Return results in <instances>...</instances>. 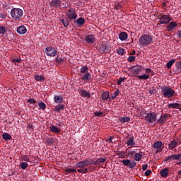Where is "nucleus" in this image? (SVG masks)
I'll use <instances>...</instances> for the list:
<instances>
[{
    "instance_id": "1",
    "label": "nucleus",
    "mask_w": 181,
    "mask_h": 181,
    "mask_svg": "<svg viewBox=\"0 0 181 181\" xmlns=\"http://www.w3.org/2000/svg\"><path fill=\"white\" fill-rule=\"evenodd\" d=\"M78 74L82 81L87 82L91 80V73L88 72V67L87 66H81Z\"/></svg>"
},
{
    "instance_id": "2",
    "label": "nucleus",
    "mask_w": 181,
    "mask_h": 181,
    "mask_svg": "<svg viewBox=\"0 0 181 181\" xmlns=\"http://www.w3.org/2000/svg\"><path fill=\"white\" fill-rule=\"evenodd\" d=\"M140 46H149V45H152L153 43V38H152V35L148 34H143L139 39Z\"/></svg>"
},
{
    "instance_id": "3",
    "label": "nucleus",
    "mask_w": 181,
    "mask_h": 181,
    "mask_svg": "<svg viewBox=\"0 0 181 181\" xmlns=\"http://www.w3.org/2000/svg\"><path fill=\"white\" fill-rule=\"evenodd\" d=\"M161 94L164 98H173L176 92L170 86H163L161 88Z\"/></svg>"
},
{
    "instance_id": "4",
    "label": "nucleus",
    "mask_w": 181,
    "mask_h": 181,
    "mask_svg": "<svg viewBox=\"0 0 181 181\" xmlns=\"http://www.w3.org/2000/svg\"><path fill=\"white\" fill-rule=\"evenodd\" d=\"M11 16L13 21H21L23 16V11L21 8H12L11 10Z\"/></svg>"
},
{
    "instance_id": "5",
    "label": "nucleus",
    "mask_w": 181,
    "mask_h": 181,
    "mask_svg": "<svg viewBox=\"0 0 181 181\" xmlns=\"http://www.w3.org/2000/svg\"><path fill=\"white\" fill-rule=\"evenodd\" d=\"M157 18L160 22L158 25H168L172 21L170 16L164 14L163 13H157Z\"/></svg>"
},
{
    "instance_id": "6",
    "label": "nucleus",
    "mask_w": 181,
    "mask_h": 181,
    "mask_svg": "<svg viewBox=\"0 0 181 181\" xmlns=\"http://www.w3.org/2000/svg\"><path fill=\"white\" fill-rule=\"evenodd\" d=\"M98 50L100 54H104V53H110L111 51V47H110L107 42H102L99 45Z\"/></svg>"
},
{
    "instance_id": "7",
    "label": "nucleus",
    "mask_w": 181,
    "mask_h": 181,
    "mask_svg": "<svg viewBox=\"0 0 181 181\" xmlns=\"http://www.w3.org/2000/svg\"><path fill=\"white\" fill-rule=\"evenodd\" d=\"M93 158H86L76 163V168H84L93 165Z\"/></svg>"
},
{
    "instance_id": "8",
    "label": "nucleus",
    "mask_w": 181,
    "mask_h": 181,
    "mask_svg": "<svg viewBox=\"0 0 181 181\" xmlns=\"http://www.w3.org/2000/svg\"><path fill=\"white\" fill-rule=\"evenodd\" d=\"M157 118L158 117L155 112L147 113L145 117L146 121L148 124H153V122H156Z\"/></svg>"
},
{
    "instance_id": "9",
    "label": "nucleus",
    "mask_w": 181,
    "mask_h": 181,
    "mask_svg": "<svg viewBox=\"0 0 181 181\" xmlns=\"http://www.w3.org/2000/svg\"><path fill=\"white\" fill-rule=\"evenodd\" d=\"M66 16L69 19V21H74V19H77V14L76 13V11L71 8L66 11Z\"/></svg>"
},
{
    "instance_id": "10",
    "label": "nucleus",
    "mask_w": 181,
    "mask_h": 181,
    "mask_svg": "<svg viewBox=\"0 0 181 181\" xmlns=\"http://www.w3.org/2000/svg\"><path fill=\"white\" fill-rule=\"evenodd\" d=\"M45 53L47 56H49V57H55L57 54V50L53 47H47L45 48Z\"/></svg>"
},
{
    "instance_id": "11",
    "label": "nucleus",
    "mask_w": 181,
    "mask_h": 181,
    "mask_svg": "<svg viewBox=\"0 0 181 181\" xmlns=\"http://www.w3.org/2000/svg\"><path fill=\"white\" fill-rule=\"evenodd\" d=\"M181 159V154L178 153V154H173L170 156H167L165 157V158L164 159V162H173V160H180Z\"/></svg>"
},
{
    "instance_id": "12",
    "label": "nucleus",
    "mask_w": 181,
    "mask_h": 181,
    "mask_svg": "<svg viewBox=\"0 0 181 181\" xmlns=\"http://www.w3.org/2000/svg\"><path fill=\"white\" fill-rule=\"evenodd\" d=\"M122 163H123V165L124 166H127L128 168H129L130 169H134V168H135L136 166V162L135 161H131V160H123L122 161Z\"/></svg>"
},
{
    "instance_id": "13",
    "label": "nucleus",
    "mask_w": 181,
    "mask_h": 181,
    "mask_svg": "<svg viewBox=\"0 0 181 181\" xmlns=\"http://www.w3.org/2000/svg\"><path fill=\"white\" fill-rule=\"evenodd\" d=\"M142 69H144V67L139 65H136V66H132L130 69V71H132V74H134V76H138V74H139V71H142Z\"/></svg>"
},
{
    "instance_id": "14",
    "label": "nucleus",
    "mask_w": 181,
    "mask_h": 181,
    "mask_svg": "<svg viewBox=\"0 0 181 181\" xmlns=\"http://www.w3.org/2000/svg\"><path fill=\"white\" fill-rule=\"evenodd\" d=\"M62 5H64V4L62 2V0H52L49 3V6L51 8H60Z\"/></svg>"
},
{
    "instance_id": "15",
    "label": "nucleus",
    "mask_w": 181,
    "mask_h": 181,
    "mask_svg": "<svg viewBox=\"0 0 181 181\" xmlns=\"http://www.w3.org/2000/svg\"><path fill=\"white\" fill-rule=\"evenodd\" d=\"M168 117H169V115L167 113H165L163 115H161L160 118L156 120L157 124L163 125V124H165V121L168 119Z\"/></svg>"
},
{
    "instance_id": "16",
    "label": "nucleus",
    "mask_w": 181,
    "mask_h": 181,
    "mask_svg": "<svg viewBox=\"0 0 181 181\" xmlns=\"http://www.w3.org/2000/svg\"><path fill=\"white\" fill-rule=\"evenodd\" d=\"M163 146V143L161 141H156L153 144L154 149H158L157 152H162V149H163V148H162Z\"/></svg>"
},
{
    "instance_id": "17",
    "label": "nucleus",
    "mask_w": 181,
    "mask_h": 181,
    "mask_svg": "<svg viewBox=\"0 0 181 181\" xmlns=\"http://www.w3.org/2000/svg\"><path fill=\"white\" fill-rule=\"evenodd\" d=\"M85 42H86V43H90L93 45V43L95 42V37H94V35H88L85 37Z\"/></svg>"
},
{
    "instance_id": "18",
    "label": "nucleus",
    "mask_w": 181,
    "mask_h": 181,
    "mask_svg": "<svg viewBox=\"0 0 181 181\" xmlns=\"http://www.w3.org/2000/svg\"><path fill=\"white\" fill-rule=\"evenodd\" d=\"M16 32L19 35H25V33L28 32V29L26 27H25V25H21L17 28Z\"/></svg>"
},
{
    "instance_id": "19",
    "label": "nucleus",
    "mask_w": 181,
    "mask_h": 181,
    "mask_svg": "<svg viewBox=\"0 0 181 181\" xmlns=\"http://www.w3.org/2000/svg\"><path fill=\"white\" fill-rule=\"evenodd\" d=\"M160 175L161 177H164L165 179H166V177H168V176H169V168H165L161 170L160 171Z\"/></svg>"
},
{
    "instance_id": "20",
    "label": "nucleus",
    "mask_w": 181,
    "mask_h": 181,
    "mask_svg": "<svg viewBox=\"0 0 181 181\" xmlns=\"http://www.w3.org/2000/svg\"><path fill=\"white\" fill-rule=\"evenodd\" d=\"M177 26V23L176 22L172 21L167 25L168 32H172Z\"/></svg>"
},
{
    "instance_id": "21",
    "label": "nucleus",
    "mask_w": 181,
    "mask_h": 181,
    "mask_svg": "<svg viewBox=\"0 0 181 181\" xmlns=\"http://www.w3.org/2000/svg\"><path fill=\"white\" fill-rule=\"evenodd\" d=\"M54 101L56 104H61V103H63V95H55L54 96Z\"/></svg>"
},
{
    "instance_id": "22",
    "label": "nucleus",
    "mask_w": 181,
    "mask_h": 181,
    "mask_svg": "<svg viewBox=\"0 0 181 181\" xmlns=\"http://www.w3.org/2000/svg\"><path fill=\"white\" fill-rule=\"evenodd\" d=\"M55 142H56V140L54 139V137H49L45 139V144H47L49 146H53Z\"/></svg>"
},
{
    "instance_id": "23",
    "label": "nucleus",
    "mask_w": 181,
    "mask_h": 181,
    "mask_svg": "<svg viewBox=\"0 0 181 181\" xmlns=\"http://www.w3.org/2000/svg\"><path fill=\"white\" fill-rule=\"evenodd\" d=\"M75 22L76 23V26L78 28H81V26L86 23V20L83 18V17H81L78 18Z\"/></svg>"
},
{
    "instance_id": "24",
    "label": "nucleus",
    "mask_w": 181,
    "mask_h": 181,
    "mask_svg": "<svg viewBox=\"0 0 181 181\" xmlns=\"http://www.w3.org/2000/svg\"><path fill=\"white\" fill-rule=\"evenodd\" d=\"M105 160H107V158H100L95 161H94V160L93 159L92 165H95V166H97L100 165V163H105Z\"/></svg>"
},
{
    "instance_id": "25",
    "label": "nucleus",
    "mask_w": 181,
    "mask_h": 181,
    "mask_svg": "<svg viewBox=\"0 0 181 181\" xmlns=\"http://www.w3.org/2000/svg\"><path fill=\"white\" fill-rule=\"evenodd\" d=\"M119 39L120 40H122V42H124V40L128 39V34L127 33H125V32H121L119 34Z\"/></svg>"
},
{
    "instance_id": "26",
    "label": "nucleus",
    "mask_w": 181,
    "mask_h": 181,
    "mask_svg": "<svg viewBox=\"0 0 181 181\" xmlns=\"http://www.w3.org/2000/svg\"><path fill=\"white\" fill-rule=\"evenodd\" d=\"M59 21L62 22L64 28H67V26H69V19L67 17H62L60 18Z\"/></svg>"
},
{
    "instance_id": "27",
    "label": "nucleus",
    "mask_w": 181,
    "mask_h": 181,
    "mask_svg": "<svg viewBox=\"0 0 181 181\" xmlns=\"http://www.w3.org/2000/svg\"><path fill=\"white\" fill-rule=\"evenodd\" d=\"M49 131L50 132H53V134H60V129L57 128V126H50Z\"/></svg>"
},
{
    "instance_id": "28",
    "label": "nucleus",
    "mask_w": 181,
    "mask_h": 181,
    "mask_svg": "<svg viewBox=\"0 0 181 181\" xmlns=\"http://www.w3.org/2000/svg\"><path fill=\"white\" fill-rule=\"evenodd\" d=\"M177 146V141H171L170 143L168 144V148L172 151V149H175Z\"/></svg>"
},
{
    "instance_id": "29",
    "label": "nucleus",
    "mask_w": 181,
    "mask_h": 181,
    "mask_svg": "<svg viewBox=\"0 0 181 181\" xmlns=\"http://www.w3.org/2000/svg\"><path fill=\"white\" fill-rule=\"evenodd\" d=\"M176 69L175 70V73L179 74L181 73V61L177 62L175 63Z\"/></svg>"
},
{
    "instance_id": "30",
    "label": "nucleus",
    "mask_w": 181,
    "mask_h": 181,
    "mask_svg": "<svg viewBox=\"0 0 181 181\" xmlns=\"http://www.w3.org/2000/svg\"><path fill=\"white\" fill-rule=\"evenodd\" d=\"M66 108V105H59L58 106H55L54 108V111H56V112H60V111L64 110Z\"/></svg>"
},
{
    "instance_id": "31",
    "label": "nucleus",
    "mask_w": 181,
    "mask_h": 181,
    "mask_svg": "<svg viewBox=\"0 0 181 181\" xmlns=\"http://www.w3.org/2000/svg\"><path fill=\"white\" fill-rule=\"evenodd\" d=\"M167 107H168V108H177L179 110V108H180V103H169Z\"/></svg>"
},
{
    "instance_id": "32",
    "label": "nucleus",
    "mask_w": 181,
    "mask_h": 181,
    "mask_svg": "<svg viewBox=\"0 0 181 181\" xmlns=\"http://www.w3.org/2000/svg\"><path fill=\"white\" fill-rule=\"evenodd\" d=\"M2 138L4 141H11V139H12V136L8 133H4L2 134Z\"/></svg>"
},
{
    "instance_id": "33",
    "label": "nucleus",
    "mask_w": 181,
    "mask_h": 181,
    "mask_svg": "<svg viewBox=\"0 0 181 181\" xmlns=\"http://www.w3.org/2000/svg\"><path fill=\"white\" fill-rule=\"evenodd\" d=\"M110 97V92L108 91H104L102 93V98L105 101L107 100Z\"/></svg>"
},
{
    "instance_id": "34",
    "label": "nucleus",
    "mask_w": 181,
    "mask_h": 181,
    "mask_svg": "<svg viewBox=\"0 0 181 181\" xmlns=\"http://www.w3.org/2000/svg\"><path fill=\"white\" fill-rule=\"evenodd\" d=\"M81 95H82V97H86L87 98H90V97H91L90 93L87 92L86 90H81Z\"/></svg>"
},
{
    "instance_id": "35",
    "label": "nucleus",
    "mask_w": 181,
    "mask_h": 181,
    "mask_svg": "<svg viewBox=\"0 0 181 181\" xmlns=\"http://www.w3.org/2000/svg\"><path fill=\"white\" fill-rule=\"evenodd\" d=\"M134 158V160H136V162H139V160L142 159V154L139 153H135Z\"/></svg>"
},
{
    "instance_id": "36",
    "label": "nucleus",
    "mask_w": 181,
    "mask_h": 181,
    "mask_svg": "<svg viewBox=\"0 0 181 181\" xmlns=\"http://www.w3.org/2000/svg\"><path fill=\"white\" fill-rule=\"evenodd\" d=\"M127 144L129 146H134V145H135V141H134L133 136L127 141Z\"/></svg>"
},
{
    "instance_id": "37",
    "label": "nucleus",
    "mask_w": 181,
    "mask_h": 181,
    "mask_svg": "<svg viewBox=\"0 0 181 181\" xmlns=\"http://www.w3.org/2000/svg\"><path fill=\"white\" fill-rule=\"evenodd\" d=\"M176 62L175 59H171L166 64L167 69H170L173 64H175V62Z\"/></svg>"
},
{
    "instance_id": "38",
    "label": "nucleus",
    "mask_w": 181,
    "mask_h": 181,
    "mask_svg": "<svg viewBox=\"0 0 181 181\" xmlns=\"http://www.w3.org/2000/svg\"><path fill=\"white\" fill-rule=\"evenodd\" d=\"M77 170L76 169H73V168H66L65 169V175H69V173H76Z\"/></svg>"
},
{
    "instance_id": "39",
    "label": "nucleus",
    "mask_w": 181,
    "mask_h": 181,
    "mask_svg": "<svg viewBox=\"0 0 181 181\" xmlns=\"http://www.w3.org/2000/svg\"><path fill=\"white\" fill-rule=\"evenodd\" d=\"M34 78L37 81H45V77H43L42 76L35 75Z\"/></svg>"
},
{
    "instance_id": "40",
    "label": "nucleus",
    "mask_w": 181,
    "mask_h": 181,
    "mask_svg": "<svg viewBox=\"0 0 181 181\" xmlns=\"http://www.w3.org/2000/svg\"><path fill=\"white\" fill-rule=\"evenodd\" d=\"M139 80H149V75L144 74L138 76Z\"/></svg>"
},
{
    "instance_id": "41",
    "label": "nucleus",
    "mask_w": 181,
    "mask_h": 181,
    "mask_svg": "<svg viewBox=\"0 0 181 181\" xmlns=\"http://www.w3.org/2000/svg\"><path fill=\"white\" fill-rule=\"evenodd\" d=\"M38 106L41 110H46V104L43 102H42V100H40L38 103Z\"/></svg>"
},
{
    "instance_id": "42",
    "label": "nucleus",
    "mask_w": 181,
    "mask_h": 181,
    "mask_svg": "<svg viewBox=\"0 0 181 181\" xmlns=\"http://www.w3.org/2000/svg\"><path fill=\"white\" fill-rule=\"evenodd\" d=\"M28 166H29V165L26 162H22L20 164V168H21V169H23V170L27 169Z\"/></svg>"
},
{
    "instance_id": "43",
    "label": "nucleus",
    "mask_w": 181,
    "mask_h": 181,
    "mask_svg": "<svg viewBox=\"0 0 181 181\" xmlns=\"http://www.w3.org/2000/svg\"><path fill=\"white\" fill-rule=\"evenodd\" d=\"M117 54H120L121 56H124V54L125 53V49L123 48H119L117 49Z\"/></svg>"
},
{
    "instance_id": "44",
    "label": "nucleus",
    "mask_w": 181,
    "mask_h": 181,
    "mask_svg": "<svg viewBox=\"0 0 181 181\" xmlns=\"http://www.w3.org/2000/svg\"><path fill=\"white\" fill-rule=\"evenodd\" d=\"M55 62L57 63H58V64H62V63H63V62H64V59L62 57H57L55 58Z\"/></svg>"
},
{
    "instance_id": "45",
    "label": "nucleus",
    "mask_w": 181,
    "mask_h": 181,
    "mask_svg": "<svg viewBox=\"0 0 181 181\" xmlns=\"http://www.w3.org/2000/svg\"><path fill=\"white\" fill-rule=\"evenodd\" d=\"M131 120V118H129V117H123L121 119V122H122L123 124L125 122H128Z\"/></svg>"
},
{
    "instance_id": "46",
    "label": "nucleus",
    "mask_w": 181,
    "mask_h": 181,
    "mask_svg": "<svg viewBox=\"0 0 181 181\" xmlns=\"http://www.w3.org/2000/svg\"><path fill=\"white\" fill-rule=\"evenodd\" d=\"M21 62H22L21 59H12V62L14 63L16 66H18Z\"/></svg>"
},
{
    "instance_id": "47",
    "label": "nucleus",
    "mask_w": 181,
    "mask_h": 181,
    "mask_svg": "<svg viewBox=\"0 0 181 181\" xmlns=\"http://www.w3.org/2000/svg\"><path fill=\"white\" fill-rule=\"evenodd\" d=\"M6 33V28L4 26H0V35H5Z\"/></svg>"
},
{
    "instance_id": "48",
    "label": "nucleus",
    "mask_w": 181,
    "mask_h": 181,
    "mask_svg": "<svg viewBox=\"0 0 181 181\" xmlns=\"http://www.w3.org/2000/svg\"><path fill=\"white\" fill-rule=\"evenodd\" d=\"M127 80L125 78H119L117 81V86H121L122 83H124Z\"/></svg>"
},
{
    "instance_id": "49",
    "label": "nucleus",
    "mask_w": 181,
    "mask_h": 181,
    "mask_svg": "<svg viewBox=\"0 0 181 181\" xmlns=\"http://www.w3.org/2000/svg\"><path fill=\"white\" fill-rule=\"evenodd\" d=\"M127 62H129V63H132L133 62H135V57L134 56H129L127 58Z\"/></svg>"
},
{
    "instance_id": "50",
    "label": "nucleus",
    "mask_w": 181,
    "mask_h": 181,
    "mask_svg": "<svg viewBox=\"0 0 181 181\" xmlns=\"http://www.w3.org/2000/svg\"><path fill=\"white\" fill-rule=\"evenodd\" d=\"M149 94H156V89L154 88H151L149 91H148Z\"/></svg>"
},
{
    "instance_id": "51",
    "label": "nucleus",
    "mask_w": 181,
    "mask_h": 181,
    "mask_svg": "<svg viewBox=\"0 0 181 181\" xmlns=\"http://www.w3.org/2000/svg\"><path fill=\"white\" fill-rule=\"evenodd\" d=\"M27 102L30 103V104H36L37 103L36 100L32 98L28 99Z\"/></svg>"
},
{
    "instance_id": "52",
    "label": "nucleus",
    "mask_w": 181,
    "mask_h": 181,
    "mask_svg": "<svg viewBox=\"0 0 181 181\" xmlns=\"http://www.w3.org/2000/svg\"><path fill=\"white\" fill-rule=\"evenodd\" d=\"M145 176H151V175H152V170H147L145 173H144Z\"/></svg>"
},
{
    "instance_id": "53",
    "label": "nucleus",
    "mask_w": 181,
    "mask_h": 181,
    "mask_svg": "<svg viewBox=\"0 0 181 181\" xmlns=\"http://www.w3.org/2000/svg\"><path fill=\"white\" fill-rule=\"evenodd\" d=\"M6 16H7V15H6V13H1L0 12V18L1 19H6Z\"/></svg>"
},
{
    "instance_id": "54",
    "label": "nucleus",
    "mask_w": 181,
    "mask_h": 181,
    "mask_svg": "<svg viewBox=\"0 0 181 181\" xmlns=\"http://www.w3.org/2000/svg\"><path fill=\"white\" fill-rule=\"evenodd\" d=\"M114 97H118L119 95V89H117L116 90L114 91L113 93Z\"/></svg>"
},
{
    "instance_id": "55",
    "label": "nucleus",
    "mask_w": 181,
    "mask_h": 181,
    "mask_svg": "<svg viewBox=\"0 0 181 181\" xmlns=\"http://www.w3.org/2000/svg\"><path fill=\"white\" fill-rule=\"evenodd\" d=\"M104 113L103 112H95L94 113V115H95V117H101V115H103Z\"/></svg>"
},
{
    "instance_id": "56",
    "label": "nucleus",
    "mask_w": 181,
    "mask_h": 181,
    "mask_svg": "<svg viewBox=\"0 0 181 181\" xmlns=\"http://www.w3.org/2000/svg\"><path fill=\"white\" fill-rule=\"evenodd\" d=\"M22 159H23V160H24V162H30V160L26 156H23L22 157Z\"/></svg>"
},
{
    "instance_id": "57",
    "label": "nucleus",
    "mask_w": 181,
    "mask_h": 181,
    "mask_svg": "<svg viewBox=\"0 0 181 181\" xmlns=\"http://www.w3.org/2000/svg\"><path fill=\"white\" fill-rule=\"evenodd\" d=\"M129 155H130V156H135V151H129L128 152V156H129Z\"/></svg>"
},
{
    "instance_id": "58",
    "label": "nucleus",
    "mask_w": 181,
    "mask_h": 181,
    "mask_svg": "<svg viewBox=\"0 0 181 181\" xmlns=\"http://www.w3.org/2000/svg\"><path fill=\"white\" fill-rule=\"evenodd\" d=\"M82 173H88V168H82Z\"/></svg>"
},
{
    "instance_id": "59",
    "label": "nucleus",
    "mask_w": 181,
    "mask_h": 181,
    "mask_svg": "<svg viewBox=\"0 0 181 181\" xmlns=\"http://www.w3.org/2000/svg\"><path fill=\"white\" fill-rule=\"evenodd\" d=\"M145 71L147 74H149V73L152 72V69L151 68H146Z\"/></svg>"
},
{
    "instance_id": "60",
    "label": "nucleus",
    "mask_w": 181,
    "mask_h": 181,
    "mask_svg": "<svg viewBox=\"0 0 181 181\" xmlns=\"http://www.w3.org/2000/svg\"><path fill=\"white\" fill-rule=\"evenodd\" d=\"M115 9H121V5L119 4H117L116 6H115Z\"/></svg>"
},
{
    "instance_id": "61",
    "label": "nucleus",
    "mask_w": 181,
    "mask_h": 181,
    "mask_svg": "<svg viewBox=\"0 0 181 181\" xmlns=\"http://www.w3.org/2000/svg\"><path fill=\"white\" fill-rule=\"evenodd\" d=\"M146 169H148V165H147V164L143 165V166H142V170H146Z\"/></svg>"
},
{
    "instance_id": "62",
    "label": "nucleus",
    "mask_w": 181,
    "mask_h": 181,
    "mask_svg": "<svg viewBox=\"0 0 181 181\" xmlns=\"http://www.w3.org/2000/svg\"><path fill=\"white\" fill-rule=\"evenodd\" d=\"M112 139H113V137L111 136L110 138H109V139H107L106 140V142H112Z\"/></svg>"
},
{
    "instance_id": "63",
    "label": "nucleus",
    "mask_w": 181,
    "mask_h": 181,
    "mask_svg": "<svg viewBox=\"0 0 181 181\" xmlns=\"http://www.w3.org/2000/svg\"><path fill=\"white\" fill-rule=\"evenodd\" d=\"M77 172H78V173H83V168L78 169Z\"/></svg>"
},
{
    "instance_id": "64",
    "label": "nucleus",
    "mask_w": 181,
    "mask_h": 181,
    "mask_svg": "<svg viewBox=\"0 0 181 181\" xmlns=\"http://www.w3.org/2000/svg\"><path fill=\"white\" fill-rule=\"evenodd\" d=\"M162 6H166V3H163V4H162Z\"/></svg>"
}]
</instances>
